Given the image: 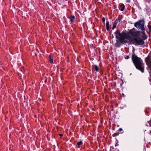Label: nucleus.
<instances>
[{
    "mask_svg": "<svg viewBox=\"0 0 151 151\" xmlns=\"http://www.w3.org/2000/svg\"><path fill=\"white\" fill-rule=\"evenodd\" d=\"M144 22L142 20L134 24L135 27L141 29L142 31L141 33L138 31L131 32L130 33L131 36H130L124 32L120 33L119 30H117L115 32L116 37L122 42H127L124 41L125 39H127L129 40L128 42L130 44H134L136 45H142L144 43V42L141 38V37L144 39L147 38V36L144 32Z\"/></svg>",
    "mask_w": 151,
    "mask_h": 151,
    "instance_id": "1",
    "label": "nucleus"
},
{
    "mask_svg": "<svg viewBox=\"0 0 151 151\" xmlns=\"http://www.w3.org/2000/svg\"><path fill=\"white\" fill-rule=\"evenodd\" d=\"M132 60L136 68L143 72V69L141 67L142 61L140 58L135 55H133L132 56Z\"/></svg>",
    "mask_w": 151,
    "mask_h": 151,
    "instance_id": "2",
    "label": "nucleus"
},
{
    "mask_svg": "<svg viewBox=\"0 0 151 151\" xmlns=\"http://www.w3.org/2000/svg\"><path fill=\"white\" fill-rule=\"evenodd\" d=\"M109 23L108 21H107L106 24V29L107 30H109Z\"/></svg>",
    "mask_w": 151,
    "mask_h": 151,
    "instance_id": "3",
    "label": "nucleus"
},
{
    "mask_svg": "<svg viewBox=\"0 0 151 151\" xmlns=\"http://www.w3.org/2000/svg\"><path fill=\"white\" fill-rule=\"evenodd\" d=\"M120 21V19L119 18H118V19H116L115 22L114 23V24L116 25L118 24H119Z\"/></svg>",
    "mask_w": 151,
    "mask_h": 151,
    "instance_id": "4",
    "label": "nucleus"
},
{
    "mask_svg": "<svg viewBox=\"0 0 151 151\" xmlns=\"http://www.w3.org/2000/svg\"><path fill=\"white\" fill-rule=\"evenodd\" d=\"M49 59L50 62L51 63H52L53 62V59L51 55L49 56Z\"/></svg>",
    "mask_w": 151,
    "mask_h": 151,
    "instance_id": "5",
    "label": "nucleus"
},
{
    "mask_svg": "<svg viewBox=\"0 0 151 151\" xmlns=\"http://www.w3.org/2000/svg\"><path fill=\"white\" fill-rule=\"evenodd\" d=\"M120 7L121 8L120 10L121 11H123L125 8L124 5L123 4H122L120 5Z\"/></svg>",
    "mask_w": 151,
    "mask_h": 151,
    "instance_id": "6",
    "label": "nucleus"
},
{
    "mask_svg": "<svg viewBox=\"0 0 151 151\" xmlns=\"http://www.w3.org/2000/svg\"><path fill=\"white\" fill-rule=\"evenodd\" d=\"M75 17L74 16H72L70 17V21L71 22H74V19H75Z\"/></svg>",
    "mask_w": 151,
    "mask_h": 151,
    "instance_id": "7",
    "label": "nucleus"
},
{
    "mask_svg": "<svg viewBox=\"0 0 151 151\" xmlns=\"http://www.w3.org/2000/svg\"><path fill=\"white\" fill-rule=\"evenodd\" d=\"M94 67L96 71L97 72L99 70V68L98 66L96 65H95Z\"/></svg>",
    "mask_w": 151,
    "mask_h": 151,
    "instance_id": "8",
    "label": "nucleus"
},
{
    "mask_svg": "<svg viewBox=\"0 0 151 151\" xmlns=\"http://www.w3.org/2000/svg\"><path fill=\"white\" fill-rule=\"evenodd\" d=\"M82 141H80L79 142H78L77 143V145H78V146H79L80 145H81L82 144Z\"/></svg>",
    "mask_w": 151,
    "mask_h": 151,
    "instance_id": "9",
    "label": "nucleus"
},
{
    "mask_svg": "<svg viewBox=\"0 0 151 151\" xmlns=\"http://www.w3.org/2000/svg\"><path fill=\"white\" fill-rule=\"evenodd\" d=\"M116 24H114V25L112 27V29H114V28H115L116 27Z\"/></svg>",
    "mask_w": 151,
    "mask_h": 151,
    "instance_id": "10",
    "label": "nucleus"
},
{
    "mask_svg": "<svg viewBox=\"0 0 151 151\" xmlns=\"http://www.w3.org/2000/svg\"><path fill=\"white\" fill-rule=\"evenodd\" d=\"M102 21L103 22H104L105 21V19L104 18V17H103L102 19Z\"/></svg>",
    "mask_w": 151,
    "mask_h": 151,
    "instance_id": "11",
    "label": "nucleus"
},
{
    "mask_svg": "<svg viewBox=\"0 0 151 151\" xmlns=\"http://www.w3.org/2000/svg\"><path fill=\"white\" fill-rule=\"evenodd\" d=\"M125 58L127 59H129V57L128 56H127Z\"/></svg>",
    "mask_w": 151,
    "mask_h": 151,
    "instance_id": "12",
    "label": "nucleus"
},
{
    "mask_svg": "<svg viewBox=\"0 0 151 151\" xmlns=\"http://www.w3.org/2000/svg\"><path fill=\"white\" fill-rule=\"evenodd\" d=\"M122 128H120L119 129V131H122Z\"/></svg>",
    "mask_w": 151,
    "mask_h": 151,
    "instance_id": "13",
    "label": "nucleus"
},
{
    "mask_svg": "<svg viewBox=\"0 0 151 151\" xmlns=\"http://www.w3.org/2000/svg\"><path fill=\"white\" fill-rule=\"evenodd\" d=\"M149 28L150 30L151 31V26H149Z\"/></svg>",
    "mask_w": 151,
    "mask_h": 151,
    "instance_id": "14",
    "label": "nucleus"
},
{
    "mask_svg": "<svg viewBox=\"0 0 151 151\" xmlns=\"http://www.w3.org/2000/svg\"><path fill=\"white\" fill-rule=\"evenodd\" d=\"M59 135L60 136H62L63 134H59Z\"/></svg>",
    "mask_w": 151,
    "mask_h": 151,
    "instance_id": "15",
    "label": "nucleus"
},
{
    "mask_svg": "<svg viewBox=\"0 0 151 151\" xmlns=\"http://www.w3.org/2000/svg\"><path fill=\"white\" fill-rule=\"evenodd\" d=\"M46 81H47V78H46V80H45V83H46Z\"/></svg>",
    "mask_w": 151,
    "mask_h": 151,
    "instance_id": "16",
    "label": "nucleus"
},
{
    "mask_svg": "<svg viewBox=\"0 0 151 151\" xmlns=\"http://www.w3.org/2000/svg\"><path fill=\"white\" fill-rule=\"evenodd\" d=\"M78 148H79V147H80V146H78Z\"/></svg>",
    "mask_w": 151,
    "mask_h": 151,
    "instance_id": "17",
    "label": "nucleus"
},
{
    "mask_svg": "<svg viewBox=\"0 0 151 151\" xmlns=\"http://www.w3.org/2000/svg\"><path fill=\"white\" fill-rule=\"evenodd\" d=\"M35 55L37 56V54L36 53H35Z\"/></svg>",
    "mask_w": 151,
    "mask_h": 151,
    "instance_id": "18",
    "label": "nucleus"
},
{
    "mask_svg": "<svg viewBox=\"0 0 151 151\" xmlns=\"http://www.w3.org/2000/svg\"><path fill=\"white\" fill-rule=\"evenodd\" d=\"M46 51L47 52V49H46Z\"/></svg>",
    "mask_w": 151,
    "mask_h": 151,
    "instance_id": "19",
    "label": "nucleus"
}]
</instances>
